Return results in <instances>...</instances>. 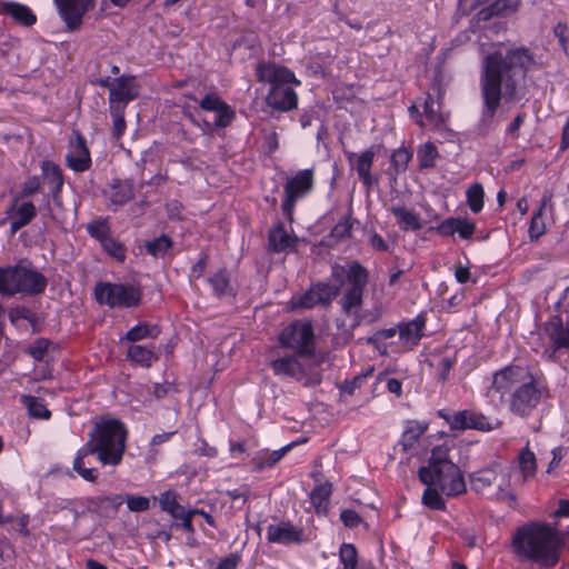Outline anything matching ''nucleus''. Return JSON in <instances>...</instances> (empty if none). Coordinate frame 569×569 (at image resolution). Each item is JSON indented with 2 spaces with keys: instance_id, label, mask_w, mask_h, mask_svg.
Returning a JSON list of instances; mask_svg holds the SVG:
<instances>
[{
  "instance_id": "obj_1",
  "label": "nucleus",
  "mask_w": 569,
  "mask_h": 569,
  "mask_svg": "<svg viewBox=\"0 0 569 569\" xmlns=\"http://www.w3.org/2000/svg\"><path fill=\"white\" fill-rule=\"evenodd\" d=\"M532 63L533 57L525 47L510 49L505 56L495 51L483 59L479 79L481 112L478 130L481 133L498 127L502 99L506 102L519 100L518 86Z\"/></svg>"
},
{
  "instance_id": "obj_2",
  "label": "nucleus",
  "mask_w": 569,
  "mask_h": 569,
  "mask_svg": "<svg viewBox=\"0 0 569 569\" xmlns=\"http://www.w3.org/2000/svg\"><path fill=\"white\" fill-rule=\"evenodd\" d=\"M569 545V528L559 529L546 522H529L512 536V550L521 562L540 568L555 567Z\"/></svg>"
},
{
  "instance_id": "obj_3",
  "label": "nucleus",
  "mask_w": 569,
  "mask_h": 569,
  "mask_svg": "<svg viewBox=\"0 0 569 569\" xmlns=\"http://www.w3.org/2000/svg\"><path fill=\"white\" fill-rule=\"evenodd\" d=\"M447 445L431 450L429 462L419 469L418 476L423 485H436L447 497H457L466 492V481L460 468L449 458Z\"/></svg>"
},
{
  "instance_id": "obj_4",
  "label": "nucleus",
  "mask_w": 569,
  "mask_h": 569,
  "mask_svg": "<svg viewBox=\"0 0 569 569\" xmlns=\"http://www.w3.org/2000/svg\"><path fill=\"white\" fill-rule=\"evenodd\" d=\"M124 425L114 418H101L96 422L87 443L94 450L103 466H118L122 461L127 442Z\"/></svg>"
},
{
  "instance_id": "obj_5",
  "label": "nucleus",
  "mask_w": 569,
  "mask_h": 569,
  "mask_svg": "<svg viewBox=\"0 0 569 569\" xmlns=\"http://www.w3.org/2000/svg\"><path fill=\"white\" fill-rule=\"evenodd\" d=\"M259 78L270 84L266 98L270 108L281 112L297 108L298 96L292 86H300L301 82L291 70L278 64H268L259 69Z\"/></svg>"
},
{
  "instance_id": "obj_6",
  "label": "nucleus",
  "mask_w": 569,
  "mask_h": 569,
  "mask_svg": "<svg viewBox=\"0 0 569 569\" xmlns=\"http://www.w3.org/2000/svg\"><path fill=\"white\" fill-rule=\"evenodd\" d=\"M46 287V277L32 268L31 263L28 261H20L14 266L0 267L1 295H38L42 292Z\"/></svg>"
},
{
  "instance_id": "obj_7",
  "label": "nucleus",
  "mask_w": 569,
  "mask_h": 569,
  "mask_svg": "<svg viewBox=\"0 0 569 569\" xmlns=\"http://www.w3.org/2000/svg\"><path fill=\"white\" fill-rule=\"evenodd\" d=\"M331 276L336 280L345 278L341 282L343 293L340 299L342 310L350 315L357 313L362 305L363 290L368 283V271L359 262L353 261L347 267L333 266Z\"/></svg>"
},
{
  "instance_id": "obj_8",
  "label": "nucleus",
  "mask_w": 569,
  "mask_h": 569,
  "mask_svg": "<svg viewBox=\"0 0 569 569\" xmlns=\"http://www.w3.org/2000/svg\"><path fill=\"white\" fill-rule=\"evenodd\" d=\"M548 389L532 373L510 393L508 399L509 411L520 418L533 415Z\"/></svg>"
},
{
  "instance_id": "obj_9",
  "label": "nucleus",
  "mask_w": 569,
  "mask_h": 569,
  "mask_svg": "<svg viewBox=\"0 0 569 569\" xmlns=\"http://www.w3.org/2000/svg\"><path fill=\"white\" fill-rule=\"evenodd\" d=\"M531 373L518 365H508L492 373L491 383L487 389V398L498 407L506 401V397L521 385Z\"/></svg>"
},
{
  "instance_id": "obj_10",
  "label": "nucleus",
  "mask_w": 569,
  "mask_h": 569,
  "mask_svg": "<svg viewBox=\"0 0 569 569\" xmlns=\"http://www.w3.org/2000/svg\"><path fill=\"white\" fill-rule=\"evenodd\" d=\"M278 341L282 348L293 350L298 356L311 357L316 351L313 326L309 320H296L286 326Z\"/></svg>"
},
{
  "instance_id": "obj_11",
  "label": "nucleus",
  "mask_w": 569,
  "mask_h": 569,
  "mask_svg": "<svg viewBox=\"0 0 569 569\" xmlns=\"http://www.w3.org/2000/svg\"><path fill=\"white\" fill-rule=\"evenodd\" d=\"M94 297L100 305L129 309L140 303L141 291L132 284L101 282L94 288Z\"/></svg>"
},
{
  "instance_id": "obj_12",
  "label": "nucleus",
  "mask_w": 569,
  "mask_h": 569,
  "mask_svg": "<svg viewBox=\"0 0 569 569\" xmlns=\"http://www.w3.org/2000/svg\"><path fill=\"white\" fill-rule=\"evenodd\" d=\"M313 183L315 177L312 169L299 170L287 180L283 187L284 199L281 203V210L288 220H292L297 201L307 197L312 191Z\"/></svg>"
},
{
  "instance_id": "obj_13",
  "label": "nucleus",
  "mask_w": 569,
  "mask_h": 569,
  "mask_svg": "<svg viewBox=\"0 0 569 569\" xmlns=\"http://www.w3.org/2000/svg\"><path fill=\"white\" fill-rule=\"evenodd\" d=\"M300 357L295 352V355L272 360L270 366L277 376L292 378L305 386L319 385L321 382V375L318 371H312L310 366L301 362Z\"/></svg>"
},
{
  "instance_id": "obj_14",
  "label": "nucleus",
  "mask_w": 569,
  "mask_h": 569,
  "mask_svg": "<svg viewBox=\"0 0 569 569\" xmlns=\"http://www.w3.org/2000/svg\"><path fill=\"white\" fill-rule=\"evenodd\" d=\"M438 416L449 425L451 430L475 429L479 431H491L500 425L497 419H491L473 410H461L453 413L439 410Z\"/></svg>"
},
{
  "instance_id": "obj_15",
  "label": "nucleus",
  "mask_w": 569,
  "mask_h": 569,
  "mask_svg": "<svg viewBox=\"0 0 569 569\" xmlns=\"http://www.w3.org/2000/svg\"><path fill=\"white\" fill-rule=\"evenodd\" d=\"M339 292V288L320 282L299 296H293L289 301L290 310L311 309L317 305H328Z\"/></svg>"
},
{
  "instance_id": "obj_16",
  "label": "nucleus",
  "mask_w": 569,
  "mask_h": 569,
  "mask_svg": "<svg viewBox=\"0 0 569 569\" xmlns=\"http://www.w3.org/2000/svg\"><path fill=\"white\" fill-rule=\"evenodd\" d=\"M59 17L67 29L74 31L80 28L83 17L96 7V0H53Z\"/></svg>"
},
{
  "instance_id": "obj_17",
  "label": "nucleus",
  "mask_w": 569,
  "mask_h": 569,
  "mask_svg": "<svg viewBox=\"0 0 569 569\" xmlns=\"http://www.w3.org/2000/svg\"><path fill=\"white\" fill-rule=\"evenodd\" d=\"M66 162L74 172H84L90 169L92 160L86 139L79 131H73L69 139Z\"/></svg>"
},
{
  "instance_id": "obj_18",
  "label": "nucleus",
  "mask_w": 569,
  "mask_h": 569,
  "mask_svg": "<svg viewBox=\"0 0 569 569\" xmlns=\"http://www.w3.org/2000/svg\"><path fill=\"white\" fill-rule=\"evenodd\" d=\"M346 158L351 167V169L356 170L359 180L362 186L369 192L373 186L378 184V178H376L372 172L375 151L372 148L366 149L361 152H346Z\"/></svg>"
},
{
  "instance_id": "obj_19",
  "label": "nucleus",
  "mask_w": 569,
  "mask_h": 569,
  "mask_svg": "<svg viewBox=\"0 0 569 569\" xmlns=\"http://www.w3.org/2000/svg\"><path fill=\"white\" fill-rule=\"evenodd\" d=\"M266 539L269 543L279 545H300L307 540L303 528L295 526L289 520L270 523L267 527Z\"/></svg>"
},
{
  "instance_id": "obj_20",
  "label": "nucleus",
  "mask_w": 569,
  "mask_h": 569,
  "mask_svg": "<svg viewBox=\"0 0 569 569\" xmlns=\"http://www.w3.org/2000/svg\"><path fill=\"white\" fill-rule=\"evenodd\" d=\"M139 96V87L134 77L121 76L114 78L109 93L110 108L126 107L130 101Z\"/></svg>"
},
{
  "instance_id": "obj_21",
  "label": "nucleus",
  "mask_w": 569,
  "mask_h": 569,
  "mask_svg": "<svg viewBox=\"0 0 569 569\" xmlns=\"http://www.w3.org/2000/svg\"><path fill=\"white\" fill-rule=\"evenodd\" d=\"M7 216L10 221V230L16 233L36 218L37 209L31 201L19 202L16 199L7 210Z\"/></svg>"
},
{
  "instance_id": "obj_22",
  "label": "nucleus",
  "mask_w": 569,
  "mask_h": 569,
  "mask_svg": "<svg viewBox=\"0 0 569 569\" xmlns=\"http://www.w3.org/2000/svg\"><path fill=\"white\" fill-rule=\"evenodd\" d=\"M426 327L425 317L418 315L416 318L408 322L398 325V333L400 343L408 350L413 349L419 345L423 337V329Z\"/></svg>"
},
{
  "instance_id": "obj_23",
  "label": "nucleus",
  "mask_w": 569,
  "mask_h": 569,
  "mask_svg": "<svg viewBox=\"0 0 569 569\" xmlns=\"http://www.w3.org/2000/svg\"><path fill=\"white\" fill-rule=\"evenodd\" d=\"M543 331L548 336L553 352L569 349V323L565 325L560 316H552L543 325Z\"/></svg>"
},
{
  "instance_id": "obj_24",
  "label": "nucleus",
  "mask_w": 569,
  "mask_h": 569,
  "mask_svg": "<svg viewBox=\"0 0 569 569\" xmlns=\"http://www.w3.org/2000/svg\"><path fill=\"white\" fill-rule=\"evenodd\" d=\"M0 14L9 16L16 23L23 27H32L37 22V16L33 11L28 6L17 1L1 0Z\"/></svg>"
},
{
  "instance_id": "obj_25",
  "label": "nucleus",
  "mask_w": 569,
  "mask_h": 569,
  "mask_svg": "<svg viewBox=\"0 0 569 569\" xmlns=\"http://www.w3.org/2000/svg\"><path fill=\"white\" fill-rule=\"evenodd\" d=\"M127 359L142 368H150L158 361V349L153 342L150 343H130L127 348Z\"/></svg>"
},
{
  "instance_id": "obj_26",
  "label": "nucleus",
  "mask_w": 569,
  "mask_h": 569,
  "mask_svg": "<svg viewBox=\"0 0 569 569\" xmlns=\"http://www.w3.org/2000/svg\"><path fill=\"white\" fill-rule=\"evenodd\" d=\"M443 237L458 233L462 239H470L476 231V223L465 218H447L435 228Z\"/></svg>"
},
{
  "instance_id": "obj_27",
  "label": "nucleus",
  "mask_w": 569,
  "mask_h": 569,
  "mask_svg": "<svg viewBox=\"0 0 569 569\" xmlns=\"http://www.w3.org/2000/svg\"><path fill=\"white\" fill-rule=\"evenodd\" d=\"M429 428L427 421L408 420L405 423V428L401 435L400 445L403 451L416 455V446L419 439L426 433Z\"/></svg>"
},
{
  "instance_id": "obj_28",
  "label": "nucleus",
  "mask_w": 569,
  "mask_h": 569,
  "mask_svg": "<svg viewBox=\"0 0 569 569\" xmlns=\"http://www.w3.org/2000/svg\"><path fill=\"white\" fill-rule=\"evenodd\" d=\"M516 465L519 476V479L516 481L523 485L535 479L537 473V459L535 452L529 449L528 445L519 451Z\"/></svg>"
},
{
  "instance_id": "obj_29",
  "label": "nucleus",
  "mask_w": 569,
  "mask_h": 569,
  "mask_svg": "<svg viewBox=\"0 0 569 569\" xmlns=\"http://www.w3.org/2000/svg\"><path fill=\"white\" fill-rule=\"evenodd\" d=\"M160 335V328L146 321H139L120 337V343H137L146 339H157Z\"/></svg>"
},
{
  "instance_id": "obj_30",
  "label": "nucleus",
  "mask_w": 569,
  "mask_h": 569,
  "mask_svg": "<svg viewBox=\"0 0 569 569\" xmlns=\"http://www.w3.org/2000/svg\"><path fill=\"white\" fill-rule=\"evenodd\" d=\"M91 455H96V452L88 443H86L77 451L72 467L83 480L94 482L98 478V470L96 468L87 467L89 462L86 461V459Z\"/></svg>"
},
{
  "instance_id": "obj_31",
  "label": "nucleus",
  "mask_w": 569,
  "mask_h": 569,
  "mask_svg": "<svg viewBox=\"0 0 569 569\" xmlns=\"http://www.w3.org/2000/svg\"><path fill=\"white\" fill-rule=\"evenodd\" d=\"M548 201H549V199L547 197H543L541 199L540 206L532 213L529 229H528V236L531 241L538 240L547 231V226H548L547 203H548Z\"/></svg>"
},
{
  "instance_id": "obj_32",
  "label": "nucleus",
  "mask_w": 569,
  "mask_h": 569,
  "mask_svg": "<svg viewBox=\"0 0 569 569\" xmlns=\"http://www.w3.org/2000/svg\"><path fill=\"white\" fill-rule=\"evenodd\" d=\"M332 492V486L326 481L315 486L310 491L309 498L318 516H326L329 510V499Z\"/></svg>"
},
{
  "instance_id": "obj_33",
  "label": "nucleus",
  "mask_w": 569,
  "mask_h": 569,
  "mask_svg": "<svg viewBox=\"0 0 569 569\" xmlns=\"http://www.w3.org/2000/svg\"><path fill=\"white\" fill-rule=\"evenodd\" d=\"M269 248L274 252H282L295 246L296 239L282 223L274 226L269 232Z\"/></svg>"
},
{
  "instance_id": "obj_34",
  "label": "nucleus",
  "mask_w": 569,
  "mask_h": 569,
  "mask_svg": "<svg viewBox=\"0 0 569 569\" xmlns=\"http://www.w3.org/2000/svg\"><path fill=\"white\" fill-rule=\"evenodd\" d=\"M41 170L44 179L47 180V183L50 187V192L56 199L60 193L64 182L62 171L58 164L48 160L42 162Z\"/></svg>"
},
{
  "instance_id": "obj_35",
  "label": "nucleus",
  "mask_w": 569,
  "mask_h": 569,
  "mask_svg": "<svg viewBox=\"0 0 569 569\" xmlns=\"http://www.w3.org/2000/svg\"><path fill=\"white\" fill-rule=\"evenodd\" d=\"M390 210L402 230L416 231L422 227L419 216L412 210H409L403 206H392Z\"/></svg>"
},
{
  "instance_id": "obj_36",
  "label": "nucleus",
  "mask_w": 569,
  "mask_h": 569,
  "mask_svg": "<svg viewBox=\"0 0 569 569\" xmlns=\"http://www.w3.org/2000/svg\"><path fill=\"white\" fill-rule=\"evenodd\" d=\"M20 401L27 408L28 415L31 418L40 420L50 419L51 411L47 408L43 399L29 395H22L20 397Z\"/></svg>"
},
{
  "instance_id": "obj_37",
  "label": "nucleus",
  "mask_w": 569,
  "mask_h": 569,
  "mask_svg": "<svg viewBox=\"0 0 569 569\" xmlns=\"http://www.w3.org/2000/svg\"><path fill=\"white\" fill-rule=\"evenodd\" d=\"M291 445L284 446L278 450L269 451H260L253 459L254 470L261 471L266 468H272L277 462H279L284 453L290 449Z\"/></svg>"
},
{
  "instance_id": "obj_38",
  "label": "nucleus",
  "mask_w": 569,
  "mask_h": 569,
  "mask_svg": "<svg viewBox=\"0 0 569 569\" xmlns=\"http://www.w3.org/2000/svg\"><path fill=\"white\" fill-rule=\"evenodd\" d=\"M498 473L495 468H486L470 476L471 488L477 492H483L497 481Z\"/></svg>"
},
{
  "instance_id": "obj_39",
  "label": "nucleus",
  "mask_w": 569,
  "mask_h": 569,
  "mask_svg": "<svg viewBox=\"0 0 569 569\" xmlns=\"http://www.w3.org/2000/svg\"><path fill=\"white\" fill-rule=\"evenodd\" d=\"M436 102L433 98L428 94L425 103H423V114L426 120L425 127H429L430 129H442L445 127L446 119L442 113H440L436 108Z\"/></svg>"
},
{
  "instance_id": "obj_40",
  "label": "nucleus",
  "mask_w": 569,
  "mask_h": 569,
  "mask_svg": "<svg viewBox=\"0 0 569 569\" xmlns=\"http://www.w3.org/2000/svg\"><path fill=\"white\" fill-rule=\"evenodd\" d=\"M123 502L122 496H98L88 498L87 508L89 511L102 512L106 508L110 507L112 510H117V508Z\"/></svg>"
},
{
  "instance_id": "obj_41",
  "label": "nucleus",
  "mask_w": 569,
  "mask_h": 569,
  "mask_svg": "<svg viewBox=\"0 0 569 569\" xmlns=\"http://www.w3.org/2000/svg\"><path fill=\"white\" fill-rule=\"evenodd\" d=\"M438 157V150L430 141L421 144L417 150V159L421 170L433 168Z\"/></svg>"
},
{
  "instance_id": "obj_42",
  "label": "nucleus",
  "mask_w": 569,
  "mask_h": 569,
  "mask_svg": "<svg viewBox=\"0 0 569 569\" xmlns=\"http://www.w3.org/2000/svg\"><path fill=\"white\" fill-rule=\"evenodd\" d=\"M467 204L471 212L479 213L485 203V190L481 183H472L466 191Z\"/></svg>"
},
{
  "instance_id": "obj_43",
  "label": "nucleus",
  "mask_w": 569,
  "mask_h": 569,
  "mask_svg": "<svg viewBox=\"0 0 569 569\" xmlns=\"http://www.w3.org/2000/svg\"><path fill=\"white\" fill-rule=\"evenodd\" d=\"M426 489L422 493V503L432 510H445L446 501L440 495V490L436 485H425Z\"/></svg>"
},
{
  "instance_id": "obj_44",
  "label": "nucleus",
  "mask_w": 569,
  "mask_h": 569,
  "mask_svg": "<svg viewBox=\"0 0 569 569\" xmlns=\"http://www.w3.org/2000/svg\"><path fill=\"white\" fill-rule=\"evenodd\" d=\"M412 158V152L405 147L396 149L390 157V166L396 173L405 172Z\"/></svg>"
},
{
  "instance_id": "obj_45",
  "label": "nucleus",
  "mask_w": 569,
  "mask_h": 569,
  "mask_svg": "<svg viewBox=\"0 0 569 569\" xmlns=\"http://www.w3.org/2000/svg\"><path fill=\"white\" fill-rule=\"evenodd\" d=\"M87 232L102 243L106 239H109L110 236V226L108 219H96L87 224Z\"/></svg>"
},
{
  "instance_id": "obj_46",
  "label": "nucleus",
  "mask_w": 569,
  "mask_h": 569,
  "mask_svg": "<svg viewBox=\"0 0 569 569\" xmlns=\"http://www.w3.org/2000/svg\"><path fill=\"white\" fill-rule=\"evenodd\" d=\"M104 252L114 258L119 262H123L127 258V248L119 240L110 237L106 239L102 243H100Z\"/></svg>"
},
{
  "instance_id": "obj_47",
  "label": "nucleus",
  "mask_w": 569,
  "mask_h": 569,
  "mask_svg": "<svg viewBox=\"0 0 569 569\" xmlns=\"http://www.w3.org/2000/svg\"><path fill=\"white\" fill-rule=\"evenodd\" d=\"M172 241L169 237L162 234L153 240H150L146 243V250L149 254L153 257H162L171 247Z\"/></svg>"
},
{
  "instance_id": "obj_48",
  "label": "nucleus",
  "mask_w": 569,
  "mask_h": 569,
  "mask_svg": "<svg viewBox=\"0 0 569 569\" xmlns=\"http://www.w3.org/2000/svg\"><path fill=\"white\" fill-rule=\"evenodd\" d=\"M216 296L221 297L227 293L229 288V278L226 270H220L208 279Z\"/></svg>"
},
{
  "instance_id": "obj_49",
  "label": "nucleus",
  "mask_w": 569,
  "mask_h": 569,
  "mask_svg": "<svg viewBox=\"0 0 569 569\" xmlns=\"http://www.w3.org/2000/svg\"><path fill=\"white\" fill-rule=\"evenodd\" d=\"M520 0H497L488 8L489 14L507 16L517 10Z\"/></svg>"
},
{
  "instance_id": "obj_50",
  "label": "nucleus",
  "mask_w": 569,
  "mask_h": 569,
  "mask_svg": "<svg viewBox=\"0 0 569 569\" xmlns=\"http://www.w3.org/2000/svg\"><path fill=\"white\" fill-rule=\"evenodd\" d=\"M133 197L132 189L128 184L113 186L110 200L113 204L122 206Z\"/></svg>"
},
{
  "instance_id": "obj_51",
  "label": "nucleus",
  "mask_w": 569,
  "mask_h": 569,
  "mask_svg": "<svg viewBox=\"0 0 569 569\" xmlns=\"http://www.w3.org/2000/svg\"><path fill=\"white\" fill-rule=\"evenodd\" d=\"M229 106L221 100L217 94H206L200 101V108L206 111H212L216 114L224 110Z\"/></svg>"
},
{
  "instance_id": "obj_52",
  "label": "nucleus",
  "mask_w": 569,
  "mask_h": 569,
  "mask_svg": "<svg viewBox=\"0 0 569 569\" xmlns=\"http://www.w3.org/2000/svg\"><path fill=\"white\" fill-rule=\"evenodd\" d=\"M229 106L221 100L217 94H206L200 101V108L206 111H212L216 114L224 110Z\"/></svg>"
},
{
  "instance_id": "obj_53",
  "label": "nucleus",
  "mask_w": 569,
  "mask_h": 569,
  "mask_svg": "<svg viewBox=\"0 0 569 569\" xmlns=\"http://www.w3.org/2000/svg\"><path fill=\"white\" fill-rule=\"evenodd\" d=\"M130 511L142 512L150 508V499L143 496L127 495L122 497Z\"/></svg>"
},
{
  "instance_id": "obj_54",
  "label": "nucleus",
  "mask_w": 569,
  "mask_h": 569,
  "mask_svg": "<svg viewBox=\"0 0 569 569\" xmlns=\"http://www.w3.org/2000/svg\"><path fill=\"white\" fill-rule=\"evenodd\" d=\"M111 116L113 119V131L117 137L123 134L126 130V121L123 117L124 108L123 107H113L110 108Z\"/></svg>"
},
{
  "instance_id": "obj_55",
  "label": "nucleus",
  "mask_w": 569,
  "mask_h": 569,
  "mask_svg": "<svg viewBox=\"0 0 569 569\" xmlns=\"http://www.w3.org/2000/svg\"><path fill=\"white\" fill-rule=\"evenodd\" d=\"M49 341L47 339H37L29 348L28 353L36 360L41 361L48 350Z\"/></svg>"
},
{
  "instance_id": "obj_56",
  "label": "nucleus",
  "mask_w": 569,
  "mask_h": 569,
  "mask_svg": "<svg viewBox=\"0 0 569 569\" xmlns=\"http://www.w3.org/2000/svg\"><path fill=\"white\" fill-rule=\"evenodd\" d=\"M159 505L163 511L169 513L177 505H179L177 501V493L173 490L162 492L159 498Z\"/></svg>"
},
{
  "instance_id": "obj_57",
  "label": "nucleus",
  "mask_w": 569,
  "mask_h": 569,
  "mask_svg": "<svg viewBox=\"0 0 569 569\" xmlns=\"http://www.w3.org/2000/svg\"><path fill=\"white\" fill-rule=\"evenodd\" d=\"M340 520L348 528H356L362 522V519L359 516V513L352 509L342 510L340 513Z\"/></svg>"
},
{
  "instance_id": "obj_58",
  "label": "nucleus",
  "mask_w": 569,
  "mask_h": 569,
  "mask_svg": "<svg viewBox=\"0 0 569 569\" xmlns=\"http://www.w3.org/2000/svg\"><path fill=\"white\" fill-rule=\"evenodd\" d=\"M233 119L234 111L230 107H228L216 114L213 126L217 128H226L232 122Z\"/></svg>"
},
{
  "instance_id": "obj_59",
  "label": "nucleus",
  "mask_w": 569,
  "mask_h": 569,
  "mask_svg": "<svg viewBox=\"0 0 569 569\" xmlns=\"http://www.w3.org/2000/svg\"><path fill=\"white\" fill-rule=\"evenodd\" d=\"M41 182L40 178L37 176H33L32 178L28 179L23 182L21 188V196L22 197H31L33 193H36L40 189Z\"/></svg>"
},
{
  "instance_id": "obj_60",
  "label": "nucleus",
  "mask_w": 569,
  "mask_h": 569,
  "mask_svg": "<svg viewBox=\"0 0 569 569\" xmlns=\"http://www.w3.org/2000/svg\"><path fill=\"white\" fill-rule=\"evenodd\" d=\"M553 33L558 38L561 48L567 50L569 42L568 26L562 22L557 23L553 28Z\"/></svg>"
},
{
  "instance_id": "obj_61",
  "label": "nucleus",
  "mask_w": 569,
  "mask_h": 569,
  "mask_svg": "<svg viewBox=\"0 0 569 569\" xmlns=\"http://www.w3.org/2000/svg\"><path fill=\"white\" fill-rule=\"evenodd\" d=\"M239 561H240L239 555L230 553L229 556L222 558L219 561L217 569H236Z\"/></svg>"
},
{
  "instance_id": "obj_62",
  "label": "nucleus",
  "mask_w": 569,
  "mask_h": 569,
  "mask_svg": "<svg viewBox=\"0 0 569 569\" xmlns=\"http://www.w3.org/2000/svg\"><path fill=\"white\" fill-rule=\"evenodd\" d=\"M525 121V114L519 113L515 117V119L511 121V123L507 127L506 133L511 137L518 136V130L522 126Z\"/></svg>"
},
{
  "instance_id": "obj_63",
  "label": "nucleus",
  "mask_w": 569,
  "mask_h": 569,
  "mask_svg": "<svg viewBox=\"0 0 569 569\" xmlns=\"http://www.w3.org/2000/svg\"><path fill=\"white\" fill-rule=\"evenodd\" d=\"M470 269L466 266H457L455 269V278L459 283H466L470 279Z\"/></svg>"
},
{
  "instance_id": "obj_64",
  "label": "nucleus",
  "mask_w": 569,
  "mask_h": 569,
  "mask_svg": "<svg viewBox=\"0 0 569 569\" xmlns=\"http://www.w3.org/2000/svg\"><path fill=\"white\" fill-rule=\"evenodd\" d=\"M194 515H196L194 509H189V512L180 520L181 528L188 533L194 532V528H193V523H192V518Z\"/></svg>"
}]
</instances>
